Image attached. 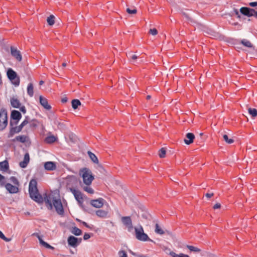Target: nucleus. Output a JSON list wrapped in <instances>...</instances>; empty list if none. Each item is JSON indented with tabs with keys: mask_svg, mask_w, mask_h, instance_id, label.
Returning a JSON list of instances; mask_svg holds the SVG:
<instances>
[{
	"mask_svg": "<svg viewBox=\"0 0 257 257\" xmlns=\"http://www.w3.org/2000/svg\"><path fill=\"white\" fill-rule=\"evenodd\" d=\"M10 102L11 105L14 108H19L21 105L19 100L14 97L11 98Z\"/></svg>",
	"mask_w": 257,
	"mask_h": 257,
	"instance_id": "21",
	"label": "nucleus"
},
{
	"mask_svg": "<svg viewBox=\"0 0 257 257\" xmlns=\"http://www.w3.org/2000/svg\"><path fill=\"white\" fill-rule=\"evenodd\" d=\"M8 124V114L5 109H1L0 111V131H3Z\"/></svg>",
	"mask_w": 257,
	"mask_h": 257,
	"instance_id": "6",
	"label": "nucleus"
},
{
	"mask_svg": "<svg viewBox=\"0 0 257 257\" xmlns=\"http://www.w3.org/2000/svg\"><path fill=\"white\" fill-rule=\"evenodd\" d=\"M55 17L53 15H50L47 19V22L50 26H52L55 23Z\"/></svg>",
	"mask_w": 257,
	"mask_h": 257,
	"instance_id": "32",
	"label": "nucleus"
},
{
	"mask_svg": "<svg viewBox=\"0 0 257 257\" xmlns=\"http://www.w3.org/2000/svg\"><path fill=\"white\" fill-rule=\"evenodd\" d=\"M248 111L252 117H254L257 116V110L255 108H249Z\"/></svg>",
	"mask_w": 257,
	"mask_h": 257,
	"instance_id": "34",
	"label": "nucleus"
},
{
	"mask_svg": "<svg viewBox=\"0 0 257 257\" xmlns=\"http://www.w3.org/2000/svg\"><path fill=\"white\" fill-rule=\"evenodd\" d=\"M71 232L72 233L77 236L80 235L82 232L81 229L76 226L72 227Z\"/></svg>",
	"mask_w": 257,
	"mask_h": 257,
	"instance_id": "26",
	"label": "nucleus"
},
{
	"mask_svg": "<svg viewBox=\"0 0 257 257\" xmlns=\"http://www.w3.org/2000/svg\"><path fill=\"white\" fill-rule=\"evenodd\" d=\"M200 135L201 136H202V135H203V133H200Z\"/></svg>",
	"mask_w": 257,
	"mask_h": 257,
	"instance_id": "64",
	"label": "nucleus"
},
{
	"mask_svg": "<svg viewBox=\"0 0 257 257\" xmlns=\"http://www.w3.org/2000/svg\"><path fill=\"white\" fill-rule=\"evenodd\" d=\"M169 254L172 257H189L188 255L185 254L184 253H180L179 254H176L174 251H171Z\"/></svg>",
	"mask_w": 257,
	"mask_h": 257,
	"instance_id": "31",
	"label": "nucleus"
},
{
	"mask_svg": "<svg viewBox=\"0 0 257 257\" xmlns=\"http://www.w3.org/2000/svg\"><path fill=\"white\" fill-rule=\"evenodd\" d=\"M55 123L57 125L59 129L63 130L64 129L65 124L63 122H59L58 121H55Z\"/></svg>",
	"mask_w": 257,
	"mask_h": 257,
	"instance_id": "40",
	"label": "nucleus"
},
{
	"mask_svg": "<svg viewBox=\"0 0 257 257\" xmlns=\"http://www.w3.org/2000/svg\"><path fill=\"white\" fill-rule=\"evenodd\" d=\"M22 117L21 113L18 110H13L11 112L10 124L11 126L17 125Z\"/></svg>",
	"mask_w": 257,
	"mask_h": 257,
	"instance_id": "7",
	"label": "nucleus"
},
{
	"mask_svg": "<svg viewBox=\"0 0 257 257\" xmlns=\"http://www.w3.org/2000/svg\"><path fill=\"white\" fill-rule=\"evenodd\" d=\"M91 237V235L89 233H85L84 234L83 238L84 240H87Z\"/></svg>",
	"mask_w": 257,
	"mask_h": 257,
	"instance_id": "46",
	"label": "nucleus"
},
{
	"mask_svg": "<svg viewBox=\"0 0 257 257\" xmlns=\"http://www.w3.org/2000/svg\"><path fill=\"white\" fill-rule=\"evenodd\" d=\"M72 107L76 109L78 108V106L81 105V102L78 99H73L72 101Z\"/></svg>",
	"mask_w": 257,
	"mask_h": 257,
	"instance_id": "30",
	"label": "nucleus"
},
{
	"mask_svg": "<svg viewBox=\"0 0 257 257\" xmlns=\"http://www.w3.org/2000/svg\"><path fill=\"white\" fill-rule=\"evenodd\" d=\"M0 238L7 242H9V241H11V238L6 237L1 230H0Z\"/></svg>",
	"mask_w": 257,
	"mask_h": 257,
	"instance_id": "41",
	"label": "nucleus"
},
{
	"mask_svg": "<svg viewBox=\"0 0 257 257\" xmlns=\"http://www.w3.org/2000/svg\"><path fill=\"white\" fill-rule=\"evenodd\" d=\"M30 161V156L28 153L25 154L24 156V160L19 163V165L21 168H26Z\"/></svg>",
	"mask_w": 257,
	"mask_h": 257,
	"instance_id": "15",
	"label": "nucleus"
},
{
	"mask_svg": "<svg viewBox=\"0 0 257 257\" xmlns=\"http://www.w3.org/2000/svg\"><path fill=\"white\" fill-rule=\"evenodd\" d=\"M121 221L123 224L127 228L128 232H131L133 229L132 221L130 216H122Z\"/></svg>",
	"mask_w": 257,
	"mask_h": 257,
	"instance_id": "8",
	"label": "nucleus"
},
{
	"mask_svg": "<svg viewBox=\"0 0 257 257\" xmlns=\"http://www.w3.org/2000/svg\"><path fill=\"white\" fill-rule=\"evenodd\" d=\"M138 58V56L136 55H133L131 57V59L132 61H135Z\"/></svg>",
	"mask_w": 257,
	"mask_h": 257,
	"instance_id": "54",
	"label": "nucleus"
},
{
	"mask_svg": "<svg viewBox=\"0 0 257 257\" xmlns=\"http://www.w3.org/2000/svg\"><path fill=\"white\" fill-rule=\"evenodd\" d=\"M234 11L235 15L237 16V17L240 18V16L239 14V12H238V10L237 9H234Z\"/></svg>",
	"mask_w": 257,
	"mask_h": 257,
	"instance_id": "55",
	"label": "nucleus"
},
{
	"mask_svg": "<svg viewBox=\"0 0 257 257\" xmlns=\"http://www.w3.org/2000/svg\"><path fill=\"white\" fill-rule=\"evenodd\" d=\"M40 243L42 245L44 246V247H45L47 248H50V249H54V247L52 246L49 244H48L46 242L44 241L43 240H40Z\"/></svg>",
	"mask_w": 257,
	"mask_h": 257,
	"instance_id": "35",
	"label": "nucleus"
},
{
	"mask_svg": "<svg viewBox=\"0 0 257 257\" xmlns=\"http://www.w3.org/2000/svg\"><path fill=\"white\" fill-rule=\"evenodd\" d=\"M187 247L190 250V251H194V252H200L201 251V250L196 247H195V246H191V245H187Z\"/></svg>",
	"mask_w": 257,
	"mask_h": 257,
	"instance_id": "37",
	"label": "nucleus"
},
{
	"mask_svg": "<svg viewBox=\"0 0 257 257\" xmlns=\"http://www.w3.org/2000/svg\"><path fill=\"white\" fill-rule=\"evenodd\" d=\"M10 180L15 185L19 187V182L16 177L14 176L11 177Z\"/></svg>",
	"mask_w": 257,
	"mask_h": 257,
	"instance_id": "36",
	"label": "nucleus"
},
{
	"mask_svg": "<svg viewBox=\"0 0 257 257\" xmlns=\"http://www.w3.org/2000/svg\"><path fill=\"white\" fill-rule=\"evenodd\" d=\"M103 199L99 198L97 199L91 200L90 201V204L95 208H100L103 205Z\"/></svg>",
	"mask_w": 257,
	"mask_h": 257,
	"instance_id": "13",
	"label": "nucleus"
},
{
	"mask_svg": "<svg viewBox=\"0 0 257 257\" xmlns=\"http://www.w3.org/2000/svg\"><path fill=\"white\" fill-rule=\"evenodd\" d=\"M33 89L34 87L33 84L31 83H29L27 87V93L30 97H32L34 95Z\"/></svg>",
	"mask_w": 257,
	"mask_h": 257,
	"instance_id": "25",
	"label": "nucleus"
},
{
	"mask_svg": "<svg viewBox=\"0 0 257 257\" xmlns=\"http://www.w3.org/2000/svg\"><path fill=\"white\" fill-rule=\"evenodd\" d=\"M82 223L83 224V225H84L85 227H87V228H91L90 226L85 222L84 221H82Z\"/></svg>",
	"mask_w": 257,
	"mask_h": 257,
	"instance_id": "56",
	"label": "nucleus"
},
{
	"mask_svg": "<svg viewBox=\"0 0 257 257\" xmlns=\"http://www.w3.org/2000/svg\"><path fill=\"white\" fill-rule=\"evenodd\" d=\"M150 98H151V96H150V95H148V96H147V99H149Z\"/></svg>",
	"mask_w": 257,
	"mask_h": 257,
	"instance_id": "63",
	"label": "nucleus"
},
{
	"mask_svg": "<svg viewBox=\"0 0 257 257\" xmlns=\"http://www.w3.org/2000/svg\"><path fill=\"white\" fill-rule=\"evenodd\" d=\"M70 191L73 193L79 206L83 207L84 199H86L87 197L85 196L80 191L76 190L73 188H70Z\"/></svg>",
	"mask_w": 257,
	"mask_h": 257,
	"instance_id": "5",
	"label": "nucleus"
},
{
	"mask_svg": "<svg viewBox=\"0 0 257 257\" xmlns=\"http://www.w3.org/2000/svg\"><path fill=\"white\" fill-rule=\"evenodd\" d=\"M5 179V177L3 176L2 175L0 174V183L1 184L3 185L4 184V180Z\"/></svg>",
	"mask_w": 257,
	"mask_h": 257,
	"instance_id": "49",
	"label": "nucleus"
},
{
	"mask_svg": "<svg viewBox=\"0 0 257 257\" xmlns=\"http://www.w3.org/2000/svg\"><path fill=\"white\" fill-rule=\"evenodd\" d=\"M11 128L10 129V132L8 135V138H11L15 134L18 133L20 132L22 128L21 127V126L19 125L18 126H11Z\"/></svg>",
	"mask_w": 257,
	"mask_h": 257,
	"instance_id": "14",
	"label": "nucleus"
},
{
	"mask_svg": "<svg viewBox=\"0 0 257 257\" xmlns=\"http://www.w3.org/2000/svg\"><path fill=\"white\" fill-rule=\"evenodd\" d=\"M11 53L12 56L14 57L17 61L21 62L22 60V57L21 52L17 48L11 46Z\"/></svg>",
	"mask_w": 257,
	"mask_h": 257,
	"instance_id": "10",
	"label": "nucleus"
},
{
	"mask_svg": "<svg viewBox=\"0 0 257 257\" xmlns=\"http://www.w3.org/2000/svg\"><path fill=\"white\" fill-rule=\"evenodd\" d=\"M62 102L65 103L67 101V98H63L61 100Z\"/></svg>",
	"mask_w": 257,
	"mask_h": 257,
	"instance_id": "58",
	"label": "nucleus"
},
{
	"mask_svg": "<svg viewBox=\"0 0 257 257\" xmlns=\"http://www.w3.org/2000/svg\"><path fill=\"white\" fill-rule=\"evenodd\" d=\"M30 161V156L28 153L25 154L24 156V160L19 163V165L21 168H26Z\"/></svg>",
	"mask_w": 257,
	"mask_h": 257,
	"instance_id": "16",
	"label": "nucleus"
},
{
	"mask_svg": "<svg viewBox=\"0 0 257 257\" xmlns=\"http://www.w3.org/2000/svg\"><path fill=\"white\" fill-rule=\"evenodd\" d=\"M88 155L91 160L95 164H98L99 161L97 157L96 156V155L92 153L91 151H88L87 152Z\"/></svg>",
	"mask_w": 257,
	"mask_h": 257,
	"instance_id": "23",
	"label": "nucleus"
},
{
	"mask_svg": "<svg viewBox=\"0 0 257 257\" xmlns=\"http://www.w3.org/2000/svg\"><path fill=\"white\" fill-rule=\"evenodd\" d=\"M241 44H242L245 47L248 48H252L253 47L252 44L247 40L243 39L240 42Z\"/></svg>",
	"mask_w": 257,
	"mask_h": 257,
	"instance_id": "29",
	"label": "nucleus"
},
{
	"mask_svg": "<svg viewBox=\"0 0 257 257\" xmlns=\"http://www.w3.org/2000/svg\"><path fill=\"white\" fill-rule=\"evenodd\" d=\"M98 167L99 168V170H100L101 171L102 170H104V168H103V166H102L101 165L99 164H98Z\"/></svg>",
	"mask_w": 257,
	"mask_h": 257,
	"instance_id": "57",
	"label": "nucleus"
},
{
	"mask_svg": "<svg viewBox=\"0 0 257 257\" xmlns=\"http://www.w3.org/2000/svg\"><path fill=\"white\" fill-rule=\"evenodd\" d=\"M28 116H26L25 119L22 122L24 124L25 126L28 123L29 121H28Z\"/></svg>",
	"mask_w": 257,
	"mask_h": 257,
	"instance_id": "51",
	"label": "nucleus"
},
{
	"mask_svg": "<svg viewBox=\"0 0 257 257\" xmlns=\"http://www.w3.org/2000/svg\"><path fill=\"white\" fill-rule=\"evenodd\" d=\"M221 207V205L220 203H216L213 207L214 209L220 208Z\"/></svg>",
	"mask_w": 257,
	"mask_h": 257,
	"instance_id": "48",
	"label": "nucleus"
},
{
	"mask_svg": "<svg viewBox=\"0 0 257 257\" xmlns=\"http://www.w3.org/2000/svg\"><path fill=\"white\" fill-rule=\"evenodd\" d=\"M240 12L244 16L251 17L254 16L255 10L247 7H242L240 9Z\"/></svg>",
	"mask_w": 257,
	"mask_h": 257,
	"instance_id": "11",
	"label": "nucleus"
},
{
	"mask_svg": "<svg viewBox=\"0 0 257 257\" xmlns=\"http://www.w3.org/2000/svg\"><path fill=\"white\" fill-rule=\"evenodd\" d=\"M119 257H127V254L123 250L119 251Z\"/></svg>",
	"mask_w": 257,
	"mask_h": 257,
	"instance_id": "43",
	"label": "nucleus"
},
{
	"mask_svg": "<svg viewBox=\"0 0 257 257\" xmlns=\"http://www.w3.org/2000/svg\"><path fill=\"white\" fill-rule=\"evenodd\" d=\"M214 194L213 193H206L205 194V196L207 198H210L211 197H212L213 196Z\"/></svg>",
	"mask_w": 257,
	"mask_h": 257,
	"instance_id": "52",
	"label": "nucleus"
},
{
	"mask_svg": "<svg viewBox=\"0 0 257 257\" xmlns=\"http://www.w3.org/2000/svg\"><path fill=\"white\" fill-rule=\"evenodd\" d=\"M56 138L54 136H48L45 138V141L48 144H52L55 142Z\"/></svg>",
	"mask_w": 257,
	"mask_h": 257,
	"instance_id": "28",
	"label": "nucleus"
},
{
	"mask_svg": "<svg viewBox=\"0 0 257 257\" xmlns=\"http://www.w3.org/2000/svg\"><path fill=\"white\" fill-rule=\"evenodd\" d=\"M9 169V165L8 161L5 160L0 162V169L3 172H7Z\"/></svg>",
	"mask_w": 257,
	"mask_h": 257,
	"instance_id": "22",
	"label": "nucleus"
},
{
	"mask_svg": "<svg viewBox=\"0 0 257 257\" xmlns=\"http://www.w3.org/2000/svg\"><path fill=\"white\" fill-rule=\"evenodd\" d=\"M82 241V238H78L73 235L68 237L67 239L68 244L73 247H77Z\"/></svg>",
	"mask_w": 257,
	"mask_h": 257,
	"instance_id": "9",
	"label": "nucleus"
},
{
	"mask_svg": "<svg viewBox=\"0 0 257 257\" xmlns=\"http://www.w3.org/2000/svg\"><path fill=\"white\" fill-rule=\"evenodd\" d=\"M79 175L83 178L82 184L91 185L94 179L91 171L87 168H84L79 171Z\"/></svg>",
	"mask_w": 257,
	"mask_h": 257,
	"instance_id": "2",
	"label": "nucleus"
},
{
	"mask_svg": "<svg viewBox=\"0 0 257 257\" xmlns=\"http://www.w3.org/2000/svg\"><path fill=\"white\" fill-rule=\"evenodd\" d=\"M155 231L156 233L162 235L165 233L164 231L162 229V228L159 226L158 223H156L155 225Z\"/></svg>",
	"mask_w": 257,
	"mask_h": 257,
	"instance_id": "27",
	"label": "nucleus"
},
{
	"mask_svg": "<svg viewBox=\"0 0 257 257\" xmlns=\"http://www.w3.org/2000/svg\"><path fill=\"white\" fill-rule=\"evenodd\" d=\"M126 11L127 13L130 14H135L137 12L136 9H134L133 10H131L130 8H127Z\"/></svg>",
	"mask_w": 257,
	"mask_h": 257,
	"instance_id": "42",
	"label": "nucleus"
},
{
	"mask_svg": "<svg viewBox=\"0 0 257 257\" xmlns=\"http://www.w3.org/2000/svg\"><path fill=\"white\" fill-rule=\"evenodd\" d=\"M5 188L11 194L17 193L19 192V187L16 185H13L11 183L5 184Z\"/></svg>",
	"mask_w": 257,
	"mask_h": 257,
	"instance_id": "12",
	"label": "nucleus"
},
{
	"mask_svg": "<svg viewBox=\"0 0 257 257\" xmlns=\"http://www.w3.org/2000/svg\"><path fill=\"white\" fill-rule=\"evenodd\" d=\"M20 108V110L23 113H25L26 112V109L25 108V106H22L19 107Z\"/></svg>",
	"mask_w": 257,
	"mask_h": 257,
	"instance_id": "47",
	"label": "nucleus"
},
{
	"mask_svg": "<svg viewBox=\"0 0 257 257\" xmlns=\"http://www.w3.org/2000/svg\"><path fill=\"white\" fill-rule=\"evenodd\" d=\"M96 215L101 218H105L108 214V212L103 210H98L96 211Z\"/></svg>",
	"mask_w": 257,
	"mask_h": 257,
	"instance_id": "24",
	"label": "nucleus"
},
{
	"mask_svg": "<svg viewBox=\"0 0 257 257\" xmlns=\"http://www.w3.org/2000/svg\"><path fill=\"white\" fill-rule=\"evenodd\" d=\"M32 236H36L38 238V239L39 240V242H40V240H43L41 236L39 235V234L38 233H36V232L32 234Z\"/></svg>",
	"mask_w": 257,
	"mask_h": 257,
	"instance_id": "45",
	"label": "nucleus"
},
{
	"mask_svg": "<svg viewBox=\"0 0 257 257\" xmlns=\"http://www.w3.org/2000/svg\"><path fill=\"white\" fill-rule=\"evenodd\" d=\"M44 168L47 170L53 171L56 169V166L54 162H47L45 163Z\"/></svg>",
	"mask_w": 257,
	"mask_h": 257,
	"instance_id": "19",
	"label": "nucleus"
},
{
	"mask_svg": "<svg viewBox=\"0 0 257 257\" xmlns=\"http://www.w3.org/2000/svg\"><path fill=\"white\" fill-rule=\"evenodd\" d=\"M186 138L187 139L184 140V142L187 145H190L193 142V140L195 139V136L193 134L189 133L186 134Z\"/></svg>",
	"mask_w": 257,
	"mask_h": 257,
	"instance_id": "20",
	"label": "nucleus"
},
{
	"mask_svg": "<svg viewBox=\"0 0 257 257\" xmlns=\"http://www.w3.org/2000/svg\"><path fill=\"white\" fill-rule=\"evenodd\" d=\"M223 138L224 140L229 144H231L234 142V140L231 139H229L227 135H224Z\"/></svg>",
	"mask_w": 257,
	"mask_h": 257,
	"instance_id": "39",
	"label": "nucleus"
},
{
	"mask_svg": "<svg viewBox=\"0 0 257 257\" xmlns=\"http://www.w3.org/2000/svg\"><path fill=\"white\" fill-rule=\"evenodd\" d=\"M20 126H21V127L22 128H23L25 125H24V124L23 123H22L20 125Z\"/></svg>",
	"mask_w": 257,
	"mask_h": 257,
	"instance_id": "61",
	"label": "nucleus"
},
{
	"mask_svg": "<svg viewBox=\"0 0 257 257\" xmlns=\"http://www.w3.org/2000/svg\"><path fill=\"white\" fill-rule=\"evenodd\" d=\"M149 33L150 34H151L152 35H156L158 33V31L156 29H150V31H149Z\"/></svg>",
	"mask_w": 257,
	"mask_h": 257,
	"instance_id": "44",
	"label": "nucleus"
},
{
	"mask_svg": "<svg viewBox=\"0 0 257 257\" xmlns=\"http://www.w3.org/2000/svg\"><path fill=\"white\" fill-rule=\"evenodd\" d=\"M27 137L25 136H19L16 137V140L21 143H25L27 141Z\"/></svg>",
	"mask_w": 257,
	"mask_h": 257,
	"instance_id": "33",
	"label": "nucleus"
},
{
	"mask_svg": "<svg viewBox=\"0 0 257 257\" xmlns=\"http://www.w3.org/2000/svg\"><path fill=\"white\" fill-rule=\"evenodd\" d=\"M40 102L41 104L46 109L50 110L51 108V106L48 104L47 99L42 96L39 97Z\"/></svg>",
	"mask_w": 257,
	"mask_h": 257,
	"instance_id": "18",
	"label": "nucleus"
},
{
	"mask_svg": "<svg viewBox=\"0 0 257 257\" xmlns=\"http://www.w3.org/2000/svg\"><path fill=\"white\" fill-rule=\"evenodd\" d=\"M80 185L82 189L86 192L90 194H92L94 193V191L91 188L90 185L82 184L81 182H80Z\"/></svg>",
	"mask_w": 257,
	"mask_h": 257,
	"instance_id": "17",
	"label": "nucleus"
},
{
	"mask_svg": "<svg viewBox=\"0 0 257 257\" xmlns=\"http://www.w3.org/2000/svg\"><path fill=\"white\" fill-rule=\"evenodd\" d=\"M135 236L138 240L142 241H153L151 238H149L148 235L144 232L143 227L142 225H140L139 227H135Z\"/></svg>",
	"mask_w": 257,
	"mask_h": 257,
	"instance_id": "3",
	"label": "nucleus"
},
{
	"mask_svg": "<svg viewBox=\"0 0 257 257\" xmlns=\"http://www.w3.org/2000/svg\"><path fill=\"white\" fill-rule=\"evenodd\" d=\"M166 150L165 149V148H161L159 150V155L160 157L161 158H164L166 155Z\"/></svg>",
	"mask_w": 257,
	"mask_h": 257,
	"instance_id": "38",
	"label": "nucleus"
},
{
	"mask_svg": "<svg viewBox=\"0 0 257 257\" xmlns=\"http://www.w3.org/2000/svg\"><path fill=\"white\" fill-rule=\"evenodd\" d=\"M256 18H257V11H255L254 15V16Z\"/></svg>",
	"mask_w": 257,
	"mask_h": 257,
	"instance_id": "60",
	"label": "nucleus"
},
{
	"mask_svg": "<svg viewBox=\"0 0 257 257\" xmlns=\"http://www.w3.org/2000/svg\"><path fill=\"white\" fill-rule=\"evenodd\" d=\"M249 6L251 7H255L257 6V2H251L249 4Z\"/></svg>",
	"mask_w": 257,
	"mask_h": 257,
	"instance_id": "50",
	"label": "nucleus"
},
{
	"mask_svg": "<svg viewBox=\"0 0 257 257\" xmlns=\"http://www.w3.org/2000/svg\"><path fill=\"white\" fill-rule=\"evenodd\" d=\"M66 65H67V64H66V63H62V66H63V67H65V66H66Z\"/></svg>",
	"mask_w": 257,
	"mask_h": 257,
	"instance_id": "62",
	"label": "nucleus"
},
{
	"mask_svg": "<svg viewBox=\"0 0 257 257\" xmlns=\"http://www.w3.org/2000/svg\"><path fill=\"white\" fill-rule=\"evenodd\" d=\"M7 74L8 78L13 84L16 86L19 85L20 82V77L14 70L12 68L8 69Z\"/></svg>",
	"mask_w": 257,
	"mask_h": 257,
	"instance_id": "4",
	"label": "nucleus"
},
{
	"mask_svg": "<svg viewBox=\"0 0 257 257\" xmlns=\"http://www.w3.org/2000/svg\"><path fill=\"white\" fill-rule=\"evenodd\" d=\"M131 253L132 254L134 255H136L137 256V257H146L143 254H139V255H137L135 253L131 251Z\"/></svg>",
	"mask_w": 257,
	"mask_h": 257,
	"instance_id": "53",
	"label": "nucleus"
},
{
	"mask_svg": "<svg viewBox=\"0 0 257 257\" xmlns=\"http://www.w3.org/2000/svg\"><path fill=\"white\" fill-rule=\"evenodd\" d=\"M29 192L30 196L33 200L38 203H42L45 201L46 206L49 210H52L54 206L57 213L59 215H63L64 208L60 198H57L52 193L44 195V199L39 193L37 188V182L35 179H32L29 183Z\"/></svg>",
	"mask_w": 257,
	"mask_h": 257,
	"instance_id": "1",
	"label": "nucleus"
},
{
	"mask_svg": "<svg viewBox=\"0 0 257 257\" xmlns=\"http://www.w3.org/2000/svg\"><path fill=\"white\" fill-rule=\"evenodd\" d=\"M44 83V82L42 80H41L40 82H39V85H43V84Z\"/></svg>",
	"mask_w": 257,
	"mask_h": 257,
	"instance_id": "59",
	"label": "nucleus"
}]
</instances>
